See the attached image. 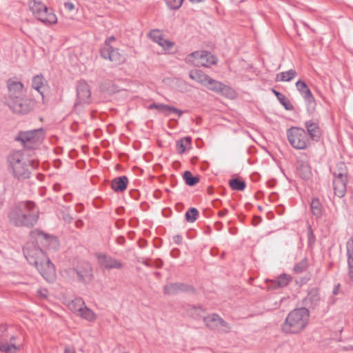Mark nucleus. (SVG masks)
I'll return each instance as SVG.
<instances>
[{
  "label": "nucleus",
  "instance_id": "4468645a",
  "mask_svg": "<svg viewBox=\"0 0 353 353\" xmlns=\"http://www.w3.org/2000/svg\"><path fill=\"white\" fill-rule=\"evenodd\" d=\"M8 88V96L6 101H12L21 97L23 85L17 78H10L6 81Z\"/></svg>",
  "mask_w": 353,
  "mask_h": 353
},
{
  "label": "nucleus",
  "instance_id": "473e14b6",
  "mask_svg": "<svg viewBox=\"0 0 353 353\" xmlns=\"http://www.w3.org/2000/svg\"><path fill=\"white\" fill-rule=\"evenodd\" d=\"M296 75L297 72L294 70L290 69L288 71L277 74L276 80L279 81H290L296 77Z\"/></svg>",
  "mask_w": 353,
  "mask_h": 353
},
{
  "label": "nucleus",
  "instance_id": "dca6fc26",
  "mask_svg": "<svg viewBox=\"0 0 353 353\" xmlns=\"http://www.w3.org/2000/svg\"><path fill=\"white\" fill-rule=\"evenodd\" d=\"M99 266L105 270L121 269L122 263L115 258L104 253H96L95 254Z\"/></svg>",
  "mask_w": 353,
  "mask_h": 353
},
{
  "label": "nucleus",
  "instance_id": "4d7b16f0",
  "mask_svg": "<svg viewBox=\"0 0 353 353\" xmlns=\"http://www.w3.org/2000/svg\"><path fill=\"white\" fill-rule=\"evenodd\" d=\"M339 286H340V285H339V284H338V285H337V286H336V287L334 288V289L333 290V294H337V293H338V290H339Z\"/></svg>",
  "mask_w": 353,
  "mask_h": 353
},
{
  "label": "nucleus",
  "instance_id": "c85d7f7f",
  "mask_svg": "<svg viewBox=\"0 0 353 353\" xmlns=\"http://www.w3.org/2000/svg\"><path fill=\"white\" fill-rule=\"evenodd\" d=\"M189 77L192 80L201 83L203 85L206 84L209 76L200 70H192L189 72Z\"/></svg>",
  "mask_w": 353,
  "mask_h": 353
},
{
  "label": "nucleus",
  "instance_id": "9d476101",
  "mask_svg": "<svg viewBox=\"0 0 353 353\" xmlns=\"http://www.w3.org/2000/svg\"><path fill=\"white\" fill-rule=\"evenodd\" d=\"M203 322L211 330L221 333L230 332V326L223 319L217 314H212L203 318Z\"/></svg>",
  "mask_w": 353,
  "mask_h": 353
},
{
  "label": "nucleus",
  "instance_id": "20e7f679",
  "mask_svg": "<svg viewBox=\"0 0 353 353\" xmlns=\"http://www.w3.org/2000/svg\"><path fill=\"white\" fill-rule=\"evenodd\" d=\"M28 6L33 15L42 23L45 24H53L57 23V18L52 10L48 8L41 1L30 0Z\"/></svg>",
  "mask_w": 353,
  "mask_h": 353
},
{
  "label": "nucleus",
  "instance_id": "6e6552de",
  "mask_svg": "<svg viewBox=\"0 0 353 353\" xmlns=\"http://www.w3.org/2000/svg\"><path fill=\"white\" fill-rule=\"evenodd\" d=\"M6 104L17 114H28L34 109L36 101L30 98L19 97L12 101H6Z\"/></svg>",
  "mask_w": 353,
  "mask_h": 353
},
{
  "label": "nucleus",
  "instance_id": "13d9d810",
  "mask_svg": "<svg viewBox=\"0 0 353 353\" xmlns=\"http://www.w3.org/2000/svg\"><path fill=\"white\" fill-rule=\"evenodd\" d=\"M219 200H215L213 201V205L214 207H218L219 206Z\"/></svg>",
  "mask_w": 353,
  "mask_h": 353
},
{
  "label": "nucleus",
  "instance_id": "052dcab7",
  "mask_svg": "<svg viewBox=\"0 0 353 353\" xmlns=\"http://www.w3.org/2000/svg\"><path fill=\"white\" fill-rule=\"evenodd\" d=\"M35 251H36L37 252H39V253L43 254V252H42V250H41V249H37Z\"/></svg>",
  "mask_w": 353,
  "mask_h": 353
},
{
  "label": "nucleus",
  "instance_id": "5701e85b",
  "mask_svg": "<svg viewBox=\"0 0 353 353\" xmlns=\"http://www.w3.org/2000/svg\"><path fill=\"white\" fill-rule=\"evenodd\" d=\"M148 109H157L163 113L165 117L170 116L171 113H174L176 114L179 117H180L183 114V111L173 106L163 103H152L148 106Z\"/></svg>",
  "mask_w": 353,
  "mask_h": 353
},
{
  "label": "nucleus",
  "instance_id": "79ce46f5",
  "mask_svg": "<svg viewBox=\"0 0 353 353\" xmlns=\"http://www.w3.org/2000/svg\"><path fill=\"white\" fill-rule=\"evenodd\" d=\"M316 241V237L313 233L312 227L310 225L307 226V243L309 246H312L314 244Z\"/></svg>",
  "mask_w": 353,
  "mask_h": 353
},
{
  "label": "nucleus",
  "instance_id": "1a4fd4ad",
  "mask_svg": "<svg viewBox=\"0 0 353 353\" xmlns=\"http://www.w3.org/2000/svg\"><path fill=\"white\" fill-rule=\"evenodd\" d=\"M186 62L194 65L208 68L216 63V58L207 51L194 52L190 54L185 59Z\"/></svg>",
  "mask_w": 353,
  "mask_h": 353
},
{
  "label": "nucleus",
  "instance_id": "09e8293b",
  "mask_svg": "<svg viewBox=\"0 0 353 353\" xmlns=\"http://www.w3.org/2000/svg\"><path fill=\"white\" fill-rule=\"evenodd\" d=\"M37 293L39 294V296L42 298H46L47 297V294H48V292L46 290H39L37 291Z\"/></svg>",
  "mask_w": 353,
  "mask_h": 353
},
{
  "label": "nucleus",
  "instance_id": "bb28decb",
  "mask_svg": "<svg viewBox=\"0 0 353 353\" xmlns=\"http://www.w3.org/2000/svg\"><path fill=\"white\" fill-rule=\"evenodd\" d=\"M128 179L126 176L114 178L111 183V188L115 192H122L127 188Z\"/></svg>",
  "mask_w": 353,
  "mask_h": 353
},
{
  "label": "nucleus",
  "instance_id": "f8f14e48",
  "mask_svg": "<svg viewBox=\"0 0 353 353\" xmlns=\"http://www.w3.org/2000/svg\"><path fill=\"white\" fill-rule=\"evenodd\" d=\"M30 263L35 264V266L44 279L49 282H52L54 280L56 277L55 268L49 259H47L45 262H39L37 260H34L33 261H30Z\"/></svg>",
  "mask_w": 353,
  "mask_h": 353
},
{
  "label": "nucleus",
  "instance_id": "680f3d73",
  "mask_svg": "<svg viewBox=\"0 0 353 353\" xmlns=\"http://www.w3.org/2000/svg\"><path fill=\"white\" fill-rule=\"evenodd\" d=\"M154 274H155V275H157L158 276L160 275V272H156Z\"/></svg>",
  "mask_w": 353,
  "mask_h": 353
},
{
  "label": "nucleus",
  "instance_id": "f03ea898",
  "mask_svg": "<svg viewBox=\"0 0 353 353\" xmlns=\"http://www.w3.org/2000/svg\"><path fill=\"white\" fill-rule=\"evenodd\" d=\"M6 163L9 172L18 180L30 179L32 170L39 168V161L34 159L26 160L21 150L10 152L7 156Z\"/></svg>",
  "mask_w": 353,
  "mask_h": 353
},
{
  "label": "nucleus",
  "instance_id": "c9c22d12",
  "mask_svg": "<svg viewBox=\"0 0 353 353\" xmlns=\"http://www.w3.org/2000/svg\"><path fill=\"white\" fill-rule=\"evenodd\" d=\"M229 185L232 190L238 191H243L246 187L245 181L238 178L230 180Z\"/></svg>",
  "mask_w": 353,
  "mask_h": 353
},
{
  "label": "nucleus",
  "instance_id": "3c124183",
  "mask_svg": "<svg viewBox=\"0 0 353 353\" xmlns=\"http://www.w3.org/2000/svg\"><path fill=\"white\" fill-rule=\"evenodd\" d=\"M125 242V239L123 236H120L117 239V243L119 245H123Z\"/></svg>",
  "mask_w": 353,
  "mask_h": 353
},
{
  "label": "nucleus",
  "instance_id": "58836bf2",
  "mask_svg": "<svg viewBox=\"0 0 353 353\" xmlns=\"http://www.w3.org/2000/svg\"><path fill=\"white\" fill-rule=\"evenodd\" d=\"M308 267V262L306 258H304L293 268V272L295 274H301Z\"/></svg>",
  "mask_w": 353,
  "mask_h": 353
},
{
  "label": "nucleus",
  "instance_id": "2eb2a0df",
  "mask_svg": "<svg viewBox=\"0 0 353 353\" xmlns=\"http://www.w3.org/2000/svg\"><path fill=\"white\" fill-rule=\"evenodd\" d=\"M70 306L72 309L78 312V314L81 317H82L89 321H94L95 320L96 316H95L94 313L93 312L92 310L88 308L85 305V303L82 299L79 298V299H74L70 304Z\"/></svg>",
  "mask_w": 353,
  "mask_h": 353
},
{
  "label": "nucleus",
  "instance_id": "f3484780",
  "mask_svg": "<svg viewBox=\"0 0 353 353\" xmlns=\"http://www.w3.org/2000/svg\"><path fill=\"white\" fill-rule=\"evenodd\" d=\"M77 101L75 106L81 104L90 103L91 92L88 84L83 80L79 81L77 85Z\"/></svg>",
  "mask_w": 353,
  "mask_h": 353
},
{
  "label": "nucleus",
  "instance_id": "c756f323",
  "mask_svg": "<svg viewBox=\"0 0 353 353\" xmlns=\"http://www.w3.org/2000/svg\"><path fill=\"white\" fill-rule=\"evenodd\" d=\"M32 86L39 93H40L42 97L43 96V92L46 88V81L42 75H36L33 77Z\"/></svg>",
  "mask_w": 353,
  "mask_h": 353
},
{
  "label": "nucleus",
  "instance_id": "e433bc0d",
  "mask_svg": "<svg viewBox=\"0 0 353 353\" xmlns=\"http://www.w3.org/2000/svg\"><path fill=\"white\" fill-rule=\"evenodd\" d=\"M192 143V139L190 137H185L184 138L181 139L176 143L177 147H179V152L180 154L183 153L186 148L190 146Z\"/></svg>",
  "mask_w": 353,
  "mask_h": 353
},
{
  "label": "nucleus",
  "instance_id": "c03bdc74",
  "mask_svg": "<svg viewBox=\"0 0 353 353\" xmlns=\"http://www.w3.org/2000/svg\"><path fill=\"white\" fill-rule=\"evenodd\" d=\"M163 265V261L161 259H157L152 261V267L161 268Z\"/></svg>",
  "mask_w": 353,
  "mask_h": 353
},
{
  "label": "nucleus",
  "instance_id": "6ab92c4d",
  "mask_svg": "<svg viewBox=\"0 0 353 353\" xmlns=\"http://www.w3.org/2000/svg\"><path fill=\"white\" fill-rule=\"evenodd\" d=\"M101 56L105 59H109L112 62L117 65L123 63L125 59L119 52L118 48H114L113 47H101L100 50Z\"/></svg>",
  "mask_w": 353,
  "mask_h": 353
},
{
  "label": "nucleus",
  "instance_id": "aec40b11",
  "mask_svg": "<svg viewBox=\"0 0 353 353\" xmlns=\"http://www.w3.org/2000/svg\"><path fill=\"white\" fill-rule=\"evenodd\" d=\"M321 303L319 290L317 288H312L307 291V296L303 299V307L315 309Z\"/></svg>",
  "mask_w": 353,
  "mask_h": 353
},
{
  "label": "nucleus",
  "instance_id": "423d86ee",
  "mask_svg": "<svg viewBox=\"0 0 353 353\" xmlns=\"http://www.w3.org/2000/svg\"><path fill=\"white\" fill-rule=\"evenodd\" d=\"M288 139L295 149L304 150L310 144L307 134L303 128L291 127L287 130Z\"/></svg>",
  "mask_w": 353,
  "mask_h": 353
},
{
  "label": "nucleus",
  "instance_id": "ddd939ff",
  "mask_svg": "<svg viewBox=\"0 0 353 353\" xmlns=\"http://www.w3.org/2000/svg\"><path fill=\"white\" fill-rule=\"evenodd\" d=\"M208 89L217 94H221L226 97L232 98L234 95V91L228 85L213 79L210 77L208 79L205 85Z\"/></svg>",
  "mask_w": 353,
  "mask_h": 353
},
{
  "label": "nucleus",
  "instance_id": "8fccbe9b",
  "mask_svg": "<svg viewBox=\"0 0 353 353\" xmlns=\"http://www.w3.org/2000/svg\"><path fill=\"white\" fill-rule=\"evenodd\" d=\"M142 263L147 267H149V268L152 267V263L150 259H144L142 261Z\"/></svg>",
  "mask_w": 353,
  "mask_h": 353
},
{
  "label": "nucleus",
  "instance_id": "393cba45",
  "mask_svg": "<svg viewBox=\"0 0 353 353\" xmlns=\"http://www.w3.org/2000/svg\"><path fill=\"white\" fill-rule=\"evenodd\" d=\"M305 127L307 129V136L309 135L312 140L318 141L320 139L321 130L317 123L312 120L307 121L305 123Z\"/></svg>",
  "mask_w": 353,
  "mask_h": 353
},
{
  "label": "nucleus",
  "instance_id": "a18cd8bd",
  "mask_svg": "<svg viewBox=\"0 0 353 353\" xmlns=\"http://www.w3.org/2000/svg\"><path fill=\"white\" fill-rule=\"evenodd\" d=\"M115 37L114 36H111V37H108L106 39H105V43L103 44V46L102 47H106L107 46L108 47H112L110 43L112 42V41H115Z\"/></svg>",
  "mask_w": 353,
  "mask_h": 353
},
{
  "label": "nucleus",
  "instance_id": "7c9ffc66",
  "mask_svg": "<svg viewBox=\"0 0 353 353\" xmlns=\"http://www.w3.org/2000/svg\"><path fill=\"white\" fill-rule=\"evenodd\" d=\"M310 209L312 213L317 219L321 218L323 215L322 204L320 200L317 198L312 199L310 203Z\"/></svg>",
  "mask_w": 353,
  "mask_h": 353
},
{
  "label": "nucleus",
  "instance_id": "6e6d98bb",
  "mask_svg": "<svg viewBox=\"0 0 353 353\" xmlns=\"http://www.w3.org/2000/svg\"><path fill=\"white\" fill-rule=\"evenodd\" d=\"M23 253H24V255L26 256V258L28 259V260H30L29 258H32V256L31 255V254L27 250V249H23Z\"/></svg>",
  "mask_w": 353,
  "mask_h": 353
},
{
  "label": "nucleus",
  "instance_id": "4be33fe9",
  "mask_svg": "<svg viewBox=\"0 0 353 353\" xmlns=\"http://www.w3.org/2000/svg\"><path fill=\"white\" fill-rule=\"evenodd\" d=\"M292 278L290 275L281 274L275 279H267V288L268 290H276L286 287L292 281Z\"/></svg>",
  "mask_w": 353,
  "mask_h": 353
},
{
  "label": "nucleus",
  "instance_id": "39448f33",
  "mask_svg": "<svg viewBox=\"0 0 353 353\" xmlns=\"http://www.w3.org/2000/svg\"><path fill=\"white\" fill-rule=\"evenodd\" d=\"M44 139V132L42 128L20 132L15 140L21 143L23 146L28 150H35L42 143Z\"/></svg>",
  "mask_w": 353,
  "mask_h": 353
},
{
  "label": "nucleus",
  "instance_id": "49530a36",
  "mask_svg": "<svg viewBox=\"0 0 353 353\" xmlns=\"http://www.w3.org/2000/svg\"><path fill=\"white\" fill-rule=\"evenodd\" d=\"M64 8L68 11H72L74 9V5L70 1H67L64 3Z\"/></svg>",
  "mask_w": 353,
  "mask_h": 353
},
{
  "label": "nucleus",
  "instance_id": "72a5a7b5",
  "mask_svg": "<svg viewBox=\"0 0 353 353\" xmlns=\"http://www.w3.org/2000/svg\"><path fill=\"white\" fill-rule=\"evenodd\" d=\"M183 179L188 186H194L199 182V177L193 176L190 171H185L183 174Z\"/></svg>",
  "mask_w": 353,
  "mask_h": 353
},
{
  "label": "nucleus",
  "instance_id": "0e129e2a",
  "mask_svg": "<svg viewBox=\"0 0 353 353\" xmlns=\"http://www.w3.org/2000/svg\"><path fill=\"white\" fill-rule=\"evenodd\" d=\"M41 176H42V175H41V174H39V175H38V179H41Z\"/></svg>",
  "mask_w": 353,
  "mask_h": 353
},
{
  "label": "nucleus",
  "instance_id": "7ed1b4c3",
  "mask_svg": "<svg viewBox=\"0 0 353 353\" xmlns=\"http://www.w3.org/2000/svg\"><path fill=\"white\" fill-rule=\"evenodd\" d=\"M310 317L309 310L299 307L292 310L287 316L282 325V330L286 334H298L307 326Z\"/></svg>",
  "mask_w": 353,
  "mask_h": 353
},
{
  "label": "nucleus",
  "instance_id": "0eeeda50",
  "mask_svg": "<svg viewBox=\"0 0 353 353\" xmlns=\"http://www.w3.org/2000/svg\"><path fill=\"white\" fill-rule=\"evenodd\" d=\"M339 171H334L333 174V188L334 194L339 198L345 196L347 189V176L346 167L343 163H339L338 165Z\"/></svg>",
  "mask_w": 353,
  "mask_h": 353
},
{
  "label": "nucleus",
  "instance_id": "f704fd0d",
  "mask_svg": "<svg viewBox=\"0 0 353 353\" xmlns=\"http://www.w3.org/2000/svg\"><path fill=\"white\" fill-rule=\"evenodd\" d=\"M18 347L14 343L0 341V351L4 353H15Z\"/></svg>",
  "mask_w": 353,
  "mask_h": 353
},
{
  "label": "nucleus",
  "instance_id": "a878e982",
  "mask_svg": "<svg viewBox=\"0 0 353 353\" xmlns=\"http://www.w3.org/2000/svg\"><path fill=\"white\" fill-rule=\"evenodd\" d=\"M296 172L299 176L305 181L309 180L312 175L310 165L304 161L298 162Z\"/></svg>",
  "mask_w": 353,
  "mask_h": 353
},
{
  "label": "nucleus",
  "instance_id": "864d4df0",
  "mask_svg": "<svg viewBox=\"0 0 353 353\" xmlns=\"http://www.w3.org/2000/svg\"><path fill=\"white\" fill-rule=\"evenodd\" d=\"M64 353H76L74 347H66L64 350Z\"/></svg>",
  "mask_w": 353,
  "mask_h": 353
},
{
  "label": "nucleus",
  "instance_id": "338daca9",
  "mask_svg": "<svg viewBox=\"0 0 353 353\" xmlns=\"http://www.w3.org/2000/svg\"><path fill=\"white\" fill-rule=\"evenodd\" d=\"M259 209L260 210H262V208H261V206H259Z\"/></svg>",
  "mask_w": 353,
  "mask_h": 353
},
{
  "label": "nucleus",
  "instance_id": "a19ab883",
  "mask_svg": "<svg viewBox=\"0 0 353 353\" xmlns=\"http://www.w3.org/2000/svg\"><path fill=\"white\" fill-rule=\"evenodd\" d=\"M167 6L172 10H177L179 9L183 2V0H165Z\"/></svg>",
  "mask_w": 353,
  "mask_h": 353
},
{
  "label": "nucleus",
  "instance_id": "bf43d9fd",
  "mask_svg": "<svg viewBox=\"0 0 353 353\" xmlns=\"http://www.w3.org/2000/svg\"><path fill=\"white\" fill-rule=\"evenodd\" d=\"M15 336H12L10 339V343H13L12 341H14L15 340Z\"/></svg>",
  "mask_w": 353,
  "mask_h": 353
},
{
  "label": "nucleus",
  "instance_id": "69168bd1",
  "mask_svg": "<svg viewBox=\"0 0 353 353\" xmlns=\"http://www.w3.org/2000/svg\"><path fill=\"white\" fill-rule=\"evenodd\" d=\"M41 176H42V175H41V174H39V175H38V179H41Z\"/></svg>",
  "mask_w": 353,
  "mask_h": 353
},
{
  "label": "nucleus",
  "instance_id": "a211bd4d",
  "mask_svg": "<svg viewBox=\"0 0 353 353\" xmlns=\"http://www.w3.org/2000/svg\"><path fill=\"white\" fill-rule=\"evenodd\" d=\"M195 289L192 285L184 283H171L167 284L163 288V292L168 295H175L180 292L194 293Z\"/></svg>",
  "mask_w": 353,
  "mask_h": 353
},
{
  "label": "nucleus",
  "instance_id": "37998d69",
  "mask_svg": "<svg viewBox=\"0 0 353 353\" xmlns=\"http://www.w3.org/2000/svg\"><path fill=\"white\" fill-rule=\"evenodd\" d=\"M32 234H37V236L39 238H43L45 239H47L48 238L50 237V236L48 234H46L43 232L39 231L38 230H35L32 231Z\"/></svg>",
  "mask_w": 353,
  "mask_h": 353
},
{
  "label": "nucleus",
  "instance_id": "5fc2aeb1",
  "mask_svg": "<svg viewBox=\"0 0 353 353\" xmlns=\"http://www.w3.org/2000/svg\"><path fill=\"white\" fill-rule=\"evenodd\" d=\"M228 212V210L226 208H225L223 210L219 211L218 213V215H219V216L222 217V216L226 215Z\"/></svg>",
  "mask_w": 353,
  "mask_h": 353
},
{
  "label": "nucleus",
  "instance_id": "9b49d317",
  "mask_svg": "<svg viewBox=\"0 0 353 353\" xmlns=\"http://www.w3.org/2000/svg\"><path fill=\"white\" fill-rule=\"evenodd\" d=\"M70 272L77 275L79 282L83 284H87L93 279L92 268L90 263L83 262L71 269Z\"/></svg>",
  "mask_w": 353,
  "mask_h": 353
},
{
  "label": "nucleus",
  "instance_id": "cd10ccee",
  "mask_svg": "<svg viewBox=\"0 0 353 353\" xmlns=\"http://www.w3.org/2000/svg\"><path fill=\"white\" fill-rule=\"evenodd\" d=\"M347 265L349 276L353 281V238H350L346 243Z\"/></svg>",
  "mask_w": 353,
  "mask_h": 353
},
{
  "label": "nucleus",
  "instance_id": "b1692460",
  "mask_svg": "<svg viewBox=\"0 0 353 353\" xmlns=\"http://www.w3.org/2000/svg\"><path fill=\"white\" fill-rule=\"evenodd\" d=\"M148 37L155 43L163 47L164 49H170L174 43L167 39H165L162 33L159 30H152L149 34Z\"/></svg>",
  "mask_w": 353,
  "mask_h": 353
},
{
  "label": "nucleus",
  "instance_id": "f257e3e1",
  "mask_svg": "<svg viewBox=\"0 0 353 353\" xmlns=\"http://www.w3.org/2000/svg\"><path fill=\"white\" fill-rule=\"evenodd\" d=\"M39 213L33 201H21L10 210L9 222L16 227L32 228L38 221Z\"/></svg>",
  "mask_w": 353,
  "mask_h": 353
},
{
  "label": "nucleus",
  "instance_id": "603ef678",
  "mask_svg": "<svg viewBox=\"0 0 353 353\" xmlns=\"http://www.w3.org/2000/svg\"><path fill=\"white\" fill-rule=\"evenodd\" d=\"M253 221H254L253 225H256L261 221V218L259 216H254Z\"/></svg>",
  "mask_w": 353,
  "mask_h": 353
},
{
  "label": "nucleus",
  "instance_id": "2f4dec72",
  "mask_svg": "<svg viewBox=\"0 0 353 353\" xmlns=\"http://www.w3.org/2000/svg\"><path fill=\"white\" fill-rule=\"evenodd\" d=\"M272 92L276 97L279 101L284 106L286 110H292L294 109V106L284 94L274 89H272Z\"/></svg>",
  "mask_w": 353,
  "mask_h": 353
},
{
  "label": "nucleus",
  "instance_id": "4c0bfd02",
  "mask_svg": "<svg viewBox=\"0 0 353 353\" xmlns=\"http://www.w3.org/2000/svg\"><path fill=\"white\" fill-rule=\"evenodd\" d=\"M199 211L195 208H190L185 214V220L188 223H194L199 216Z\"/></svg>",
  "mask_w": 353,
  "mask_h": 353
},
{
  "label": "nucleus",
  "instance_id": "e2e57ef3",
  "mask_svg": "<svg viewBox=\"0 0 353 353\" xmlns=\"http://www.w3.org/2000/svg\"><path fill=\"white\" fill-rule=\"evenodd\" d=\"M1 329L2 330H6V327H5L4 326H3V325H2V326L1 327Z\"/></svg>",
  "mask_w": 353,
  "mask_h": 353
},
{
  "label": "nucleus",
  "instance_id": "412c9836",
  "mask_svg": "<svg viewBox=\"0 0 353 353\" xmlns=\"http://www.w3.org/2000/svg\"><path fill=\"white\" fill-rule=\"evenodd\" d=\"M296 87L301 93V94L302 95V97L305 100L308 107L314 109V107L316 105L315 99L313 97L306 83L303 81L299 80L296 83Z\"/></svg>",
  "mask_w": 353,
  "mask_h": 353
},
{
  "label": "nucleus",
  "instance_id": "ea45409f",
  "mask_svg": "<svg viewBox=\"0 0 353 353\" xmlns=\"http://www.w3.org/2000/svg\"><path fill=\"white\" fill-rule=\"evenodd\" d=\"M204 310L201 306H191L188 310L189 314L195 319H199L202 316Z\"/></svg>",
  "mask_w": 353,
  "mask_h": 353
},
{
  "label": "nucleus",
  "instance_id": "de8ad7c7",
  "mask_svg": "<svg viewBox=\"0 0 353 353\" xmlns=\"http://www.w3.org/2000/svg\"><path fill=\"white\" fill-rule=\"evenodd\" d=\"M182 236L179 234H176L173 237V241L177 245H180L182 243Z\"/></svg>",
  "mask_w": 353,
  "mask_h": 353
}]
</instances>
